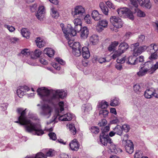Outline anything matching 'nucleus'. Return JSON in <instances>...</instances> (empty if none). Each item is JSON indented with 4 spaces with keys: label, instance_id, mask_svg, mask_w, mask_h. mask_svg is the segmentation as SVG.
<instances>
[{
    "label": "nucleus",
    "instance_id": "f257e3e1",
    "mask_svg": "<svg viewBox=\"0 0 158 158\" xmlns=\"http://www.w3.org/2000/svg\"><path fill=\"white\" fill-rule=\"evenodd\" d=\"M17 112L19 116L18 117V120L15 123H18L24 126L25 131L29 133H34V134L40 136L44 134L40 125L33 122L26 116L27 111V109L24 110L23 108H18Z\"/></svg>",
    "mask_w": 158,
    "mask_h": 158
},
{
    "label": "nucleus",
    "instance_id": "f03ea898",
    "mask_svg": "<svg viewBox=\"0 0 158 158\" xmlns=\"http://www.w3.org/2000/svg\"><path fill=\"white\" fill-rule=\"evenodd\" d=\"M37 92L41 99L52 105H56L60 102V98H62L67 95L66 91L63 90H50L43 87L38 88Z\"/></svg>",
    "mask_w": 158,
    "mask_h": 158
},
{
    "label": "nucleus",
    "instance_id": "7ed1b4c3",
    "mask_svg": "<svg viewBox=\"0 0 158 158\" xmlns=\"http://www.w3.org/2000/svg\"><path fill=\"white\" fill-rule=\"evenodd\" d=\"M68 106L66 103H64L63 101L60 102L59 103V108L56 110V114L59 116V119L60 120L62 121H68L71 120L73 115L70 113H67L66 114L62 115L60 113L64 110V108Z\"/></svg>",
    "mask_w": 158,
    "mask_h": 158
},
{
    "label": "nucleus",
    "instance_id": "20e7f679",
    "mask_svg": "<svg viewBox=\"0 0 158 158\" xmlns=\"http://www.w3.org/2000/svg\"><path fill=\"white\" fill-rule=\"evenodd\" d=\"M73 23L75 25V29L73 28L71 24H68L67 25V31H64L65 33L68 32L69 35L72 36L76 35L77 33L79 32L82 28L81 20H74Z\"/></svg>",
    "mask_w": 158,
    "mask_h": 158
},
{
    "label": "nucleus",
    "instance_id": "39448f33",
    "mask_svg": "<svg viewBox=\"0 0 158 158\" xmlns=\"http://www.w3.org/2000/svg\"><path fill=\"white\" fill-rule=\"evenodd\" d=\"M72 14L75 18V20L83 19L85 15V10L81 6H77L75 7L74 10L72 11Z\"/></svg>",
    "mask_w": 158,
    "mask_h": 158
},
{
    "label": "nucleus",
    "instance_id": "423d86ee",
    "mask_svg": "<svg viewBox=\"0 0 158 158\" xmlns=\"http://www.w3.org/2000/svg\"><path fill=\"white\" fill-rule=\"evenodd\" d=\"M139 46V43H136L131 45V48L133 52V55L134 56H136L144 52L146 50H147L148 46L143 45L138 47Z\"/></svg>",
    "mask_w": 158,
    "mask_h": 158
},
{
    "label": "nucleus",
    "instance_id": "0eeeda50",
    "mask_svg": "<svg viewBox=\"0 0 158 158\" xmlns=\"http://www.w3.org/2000/svg\"><path fill=\"white\" fill-rule=\"evenodd\" d=\"M123 140L122 141L123 144L125 146L126 152L130 154H132L134 151V145L133 142L127 139L128 138V135L126 134L124 135Z\"/></svg>",
    "mask_w": 158,
    "mask_h": 158
},
{
    "label": "nucleus",
    "instance_id": "6e6552de",
    "mask_svg": "<svg viewBox=\"0 0 158 158\" xmlns=\"http://www.w3.org/2000/svg\"><path fill=\"white\" fill-rule=\"evenodd\" d=\"M117 12L121 17H123L124 18H127L132 20L134 19V17L132 12L127 8L118 9Z\"/></svg>",
    "mask_w": 158,
    "mask_h": 158
},
{
    "label": "nucleus",
    "instance_id": "1a4fd4ad",
    "mask_svg": "<svg viewBox=\"0 0 158 158\" xmlns=\"http://www.w3.org/2000/svg\"><path fill=\"white\" fill-rule=\"evenodd\" d=\"M41 110L40 114L41 115L49 118L51 115L52 110V108L47 104L42 105L40 108Z\"/></svg>",
    "mask_w": 158,
    "mask_h": 158
},
{
    "label": "nucleus",
    "instance_id": "9d476101",
    "mask_svg": "<svg viewBox=\"0 0 158 158\" xmlns=\"http://www.w3.org/2000/svg\"><path fill=\"white\" fill-rule=\"evenodd\" d=\"M79 90L78 94L80 98L84 101H87L90 97V93L83 87L80 88Z\"/></svg>",
    "mask_w": 158,
    "mask_h": 158
},
{
    "label": "nucleus",
    "instance_id": "9b49d317",
    "mask_svg": "<svg viewBox=\"0 0 158 158\" xmlns=\"http://www.w3.org/2000/svg\"><path fill=\"white\" fill-rule=\"evenodd\" d=\"M99 141L102 145L107 146L110 142H111V139L108 135H100Z\"/></svg>",
    "mask_w": 158,
    "mask_h": 158
},
{
    "label": "nucleus",
    "instance_id": "f8f14e48",
    "mask_svg": "<svg viewBox=\"0 0 158 158\" xmlns=\"http://www.w3.org/2000/svg\"><path fill=\"white\" fill-rule=\"evenodd\" d=\"M144 96L145 98L147 99H150L153 96L158 98V95L155 92V91L152 89H147L144 92Z\"/></svg>",
    "mask_w": 158,
    "mask_h": 158
},
{
    "label": "nucleus",
    "instance_id": "ddd939ff",
    "mask_svg": "<svg viewBox=\"0 0 158 158\" xmlns=\"http://www.w3.org/2000/svg\"><path fill=\"white\" fill-rule=\"evenodd\" d=\"M114 27H110L111 30L115 32L118 31L117 28H120L122 27L123 22L122 20H110Z\"/></svg>",
    "mask_w": 158,
    "mask_h": 158
},
{
    "label": "nucleus",
    "instance_id": "4468645a",
    "mask_svg": "<svg viewBox=\"0 0 158 158\" xmlns=\"http://www.w3.org/2000/svg\"><path fill=\"white\" fill-rule=\"evenodd\" d=\"M45 13V7L43 6H40L35 14V16L39 20L44 18Z\"/></svg>",
    "mask_w": 158,
    "mask_h": 158
},
{
    "label": "nucleus",
    "instance_id": "2eb2a0df",
    "mask_svg": "<svg viewBox=\"0 0 158 158\" xmlns=\"http://www.w3.org/2000/svg\"><path fill=\"white\" fill-rule=\"evenodd\" d=\"M30 90L29 88L27 86H20L17 90V93L18 96L20 98H22L25 92Z\"/></svg>",
    "mask_w": 158,
    "mask_h": 158
},
{
    "label": "nucleus",
    "instance_id": "dca6fc26",
    "mask_svg": "<svg viewBox=\"0 0 158 158\" xmlns=\"http://www.w3.org/2000/svg\"><path fill=\"white\" fill-rule=\"evenodd\" d=\"M55 60L58 63H55L53 64L52 66L56 70H59L61 68L60 64L61 65H64L65 64V61L59 57L56 58Z\"/></svg>",
    "mask_w": 158,
    "mask_h": 158
},
{
    "label": "nucleus",
    "instance_id": "f3484780",
    "mask_svg": "<svg viewBox=\"0 0 158 158\" xmlns=\"http://www.w3.org/2000/svg\"><path fill=\"white\" fill-rule=\"evenodd\" d=\"M108 25V22L106 20H100L96 26V29L99 32H101L103 30V28L106 27Z\"/></svg>",
    "mask_w": 158,
    "mask_h": 158
},
{
    "label": "nucleus",
    "instance_id": "a211bd4d",
    "mask_svg": "<svg viewBox=\"0 0 158 158\" xmlns=\"http://www.w3.org/2000/svg\"><path fill=\"white\" fill-rule=\"evenodd\" d=\"M81 38L85 39L87 38L89 34V30L87 27H84L82 28L81 30L79 32Z\"/></svg>",
    "mask_w": 158,
    "mask_h": 158
},
{
    "label": "nucleus",
    "instance_id": "6ab92c4d",
    "mask_svg": "<svg viewBox=\"0 0 158 158\" xmlns=\"http://www.w3.org/2000/svg\"><path fill=\"white\" fill-rule=\"evenodd\" d=\"M107 146L109 148V149L112 152H114L116 154L119 151L122 152V150H121L119 148H118L116 145H115L112 141L110 142Z\"/></svg>",
    "mask_w": 158,
    "mask_h": 158
},
{
    "label": "nucleus",
    "instance_id": "aec40b11",
    "mask_svg": "<svg viewBox=\"0 0 158 158\" xmlns=\"http://www.w3.org/2000/svg\"><path fill=\"white\" fill-rule=\"evenodd\" d=\"M69 146L71 149L73 151H77L79 148V144L76 139L72 140L69 143Z\"/></svg>",
    "mask_w": 158,
    "mask_h": 158
},
{
    "label": "nucleus",
    "instance_id": "412c9836",
    "mask_svg": "<svg viewBox=\"0 0 158 158\" xmlns=\"http://www.w3.org/2000/svg\"><path fill=\"white\" fill-rule=\"evenodd\" d=\"M129 48V45L126 43H122L119 46L118 50L122 54L123 53Z\"/></svg>",
    "mask_w": 158,
    "mask_h": 158
},
{
    "label": "nucleus",
    "instance_id": "4be33fe9",
    "mask_svg": "<svg viewBox=\"0 0 158 158\" xmlns=\"http://www.w3.org/2000/svg\"><path fill=\"white\" fill-rule=\"evenodd\" d=\"M82 56L85 59H88L90 56L88 48L86 47H83L82 50Z\"/></svg>",
    "mask_w": 158,
    "mask_h": 158
},
{
    "label": "nucleus",
    "instance_id": "5701e85b",
    "mask_svg": "<svg viewBox=\"0 0 158 158\" xmlns=\"http://www.w3.org/2000/svg\"><path fill=\"white\" fill-rule=\"evenodd\" d=\"M36 45L39 48H41L44 46L46 43L44 40L40 37H38L35 40Z\"/></svg>",
    "mask_w": 158,
    "mask_h": 158
},
{
    "label": "nucleus",
    "instance_id": "b1692460",
    "mask_svg": "<svg viewBox=\"0 0 158 158\" xmlns=\"http://www.w3.org/2000/svg\"><path fill=\"white\" fill-rule=\"evenodd\" d=\"M152 63L149 61H147L143 65L141 66L144 68L148 72V73H150V71H151L152 66Z\"/></svg>",
    "mask_w": 158,
    "mask_h": 158
},
{
    "label": "nucleus",
    "instance_id": "393cba45",
    "mask_svg": "<svg viewBox=\"0 0 158 158\" xmlns=\"http://www.w3.org/2000/svg\"><path fill=\"white\" fill-rule=\"evenodd\" d=\"M43 52L44 54L51 57L54 56L55 51L51 48H46L44 50Z\"/></svg>",
    "mask_w": 158,
    "mask_h": 158
},
{
    "label": "nucleus",
    "instance_id": "a878e982",
    "mask_svg": "<svg viewBox=\"0 0 158 158\" xmlns=\"http://www.w3.org/2000/svg\"><path fill=\"white\" fill-rule=\"evenodd\" d=\"M82 109L85 114H88L92 110V106L90 104L88 103L82 106Z\"/></svg>",
    "mask_w": 158,
    "mask_h": 158
},
{
    "label": "nucleus",
    "instance_id": "bb28decb",
    "mask_svg": "<svg viewBox=\"0 0 158 158\" xmlns=\"http://www.w3.org/2000/svg\"><path fill=\"white\" fill-rule=\"evenodd\" d=\"M99 7L102 12L105 15H108L109 10L106 6H105L104 3L101 2L99 4Z\"/></svg>",
    "mask_w": 158,
    "mask_h": 158
},
{
    "label": "nucleus",
    "instance_id": "cd10ccee",
    "mask_svg": "<svg viewBox=\"0 0 158 158\" xmlns=\"http://www.w3.org/2000/svg\"><path fill=\"white\" fill-rule=\"evenodd\" d=\"M91 16L92 18L94 20H100L101 17H102V15H99L97 10H94L92 12Z\"/></svg>",
    "mask_w": 158,
    "mask_h": 158
},
{
    "label": "nucleus",
    "instance_id": "c85d7f7f",
    "mask_svg": "<svg viewBox=\"0 0 158 158\" xmlns=\"http://www.w3.org/2000/svg\"><path fill=\"white\" fill-rule=\"evenodd\" d=\"M21 32L22 36L27 39H28L30 37V32L26 28H22L21 31Z\"/></svg>",
    "mask_w": 158,
    "mask_h": 158
},
{
    "label": "nucleus",
    "instance_id": "c756f323",
    "mask_svg": "<svg viewBox=\"0 0 158 158\" xmlns=\"http://www.w3.org/2000/svg\"><path fill=\"white\" fill-rule=\"evenodd\" d=\"M108 106V103L107 102L102 101L101 102H98L97 107L98 108V109L100 110V109H105Z\"/></svg>",
    "mask_w": 158,
    "mask_h": 158
},
{
    "label": "nucleus",
    "instance_id": "7c9ffc66",
    "mask_svg": "<svg viewBox=\"0 0 158 158\" xmlns=\"http://www.w3.org/2000/svg\"><path fill=\"white\" fill-rule=\"evenodd\" d=\"M98 37L97 35H94L90 37V42L93 45L96 44L98 41Z\"/></svg>",
    "mask_w": 158,
    "mask_h": 158
},
{
    "label": "nucleus",
    "instance_id": "2f4dec72",
    "mask_svg": "<svg viewBox=\"0 0 158 158\" xmlns=\"http://www.w3.org/2000/svg\"><path fill=\"white\" fill-rule=\"evenodd\" d=\"M120 103L119 99L116 97L111 98L110 103V105L112 106H115L118 105Z\"/></svg>",
    "mask_w": 158,
    "mask_h": 158
},
{
    "label": "nucleus",
    "instance_id": "473e14b6",
    "mask_svg": "<svg viewBox=\"0 0 158 158\" xmlns=\"http://www.w3.org/2000/svg\"><path fill=\"white\" fill-rule=\"evenodd\" d=\"M148 73V71L141 66L139 71L137 73V74L139 77H142L145 76Z\"/></svg>",
    "mask_w": 158,
    "mask_h": 158
},
{
    "label": "nucleus",
    "instance_id": "72a5a7b5",
    "mask_svg": "<svg viewBox=\"0 0 158 158\" xmlns=\"http://www.w3.org/2000/svg\"><path fill=\"white\" fill-rule=\"evenodd\" d=\"M113 130L115 132L117 135H121L122 134L123 128L122 127L119 125H117L114 129Z\"/></svg>",
    "mask_w": 158,
    "mask_h": 158
},
{
    "label": "nucleus",
    "instance_id": "f704fd0d",
    "mask_svg": "<svg viewBox=\"0 0 158 158\" xmlns=\"http://www.w3.org/2000/svg\"><path fill=\"white\" fill-rule=\"evenodd\" d=\"M118 44V41H115L112 42L111 44L108 47V50L110 52L112 51Z\"/></svg>",
    "mask_w": 158,
    "mask_h": 158
},
{
    "label": "nucleus",
    "instance_id": "c9c22d12",
    "mask_svg": "<svg viewBox=\"0 0 158 158\" xmlns=\"http://www.w3.org/2000/svg\"><path fill=\"white\" fill-rule=\"evenodd\" d=\"M45 157V155L42 152L37 153L35 156H27L25 158H44Z\"/></svg>",
    "mask_w": 158,
    "mask_h": 158
},
{
    "label": "nucleus",
    "instance_id": "e433bc0d",
    "mask_svg": "<svg viewBox=\"0 0 158 158\" xmlns=\"http://www.w3.org/2000/svg\"><path fill=\"white\" fill-rule=\"evenodd\" d=\"M128 59V61L127 62V63L128 64L132 65H135L136 64L135 57L131 56H129Z\"/></svg>",
    "mask_w": 158,
    "mask_h": 158
},
{
    "label": "nucleus",
    "instance_id": "4c0bfd02",
    "mask_svg": "<svg viewBox=\"0 0 158 158\" xmlns=\"http://www.w3.org/2000/svg\"><path fill=\"white\" fill-rule=\"evenodd\" d=\"M69 128L71 133L73 135H75L76 133V130L74 124H70L69 125Z\"/></svg>",
    "mask_w": 158,
    "mask_h": 158
},
{
    "label": "nucleus",
    "instance_id": "58836bf2",
    "mask_svg": "<svg viewBox=\"0 0 158 158\" xmlns=\"http://www.w3.org/2000/svg\"><path fill=\"white\" fill-rule=\"evenodd\" d=\"M137 7L138 6L135 7L136 9H135V11L137 12V15L139 17H144L145 16L144 12L138 9Z\"/></svg>",
    "mask_w": 158,
    "mask_h": 158
},
{
    "label": "nucleus",
    "instance_id": "ea45409f",
    "mask_svg": "<svg viewBox=\"0 0 158 158\" xmlns=\"http://www.w3.org/2000/svg\"><path fill=\"white\" fill-rule=\"evenodd\" d=\"M51 10V14L52 17L54 19H57L59 15L57 12L54 8H52Z\"/></svg>",
    "mask_w": 158,
    "mask_h": 158
},
{
    "label": "nucleus",
    "instance_id": "a19ab883",
    "mask_svg": "<svg viewBox=\"0 0 158 158\" xmlns=\"http://www.w3.org/2000/svg\"><path fill=\"white\" fill-rule=\"evenodd\" d=\"M141 152L137 151L136 152L134 155V158H148L147 156H142Z\"/></svg>",
    "mask_w": 158,
    "mask_h": 158
},
{
    "label": "nucleus",
    "instance_id": "79ce46f5",
    "mask_svg": "<svg viewBox=\"0 0 158 158\" xmlns=\"http://www.w3.org/2000/svg\"><path fill=\"white\" fill-rule=\"evenodd\" d=\"M110 130V127L109 126H106L104 127L103 128H102V131L100 135H108L106 133L108 132Z\"/></svg>",
    "mask_w": 158,
    "mask_h": 158
},
{
    "label": "nucleus",
    "instance_id": "37998d69",
    "mask_svg": "<svg viewBox=\"0 0 158 158\" xmlns=\"http://www.w3.org/2000/svg\"><path fill=\"white\" fill-rule=\"evenodd\" d=\"M60 26L62 28V31H63L64 34L65 35V37L66 38L67 40H69V34L68 32H67L66 33H65L64 31V30L67 31V26L66 27V28H64V24H63V23L60 24Z\"/></svg>",
    "mask_w": 158,
    "mask_h": 158
},
{
    "label": "nucleus",
    "instance_id": "c03bdc74",
    "mask_svg": "<svg viewBox=\"0 0 158 158\" xmlns=\"http://www.w3.org/2000/svg\"><path fill=\"white\" fill-rule=\"evenodd\" d=\"M72 48L73 50H76L77 49H81V46L80 43L78 42H74L73 45H72Z\"/></svg>",
    "mask_w": 158,
    "mask_h": 158
},
{
    "label": "nucleus",
    "instance_id": "a18cd8bd",
    "mask_svg": "<svg viewBox=\"0 0 158 158\" xmlns=\"http://www.w3.org/2000/svg\"><path fill=\"white\" fill-rule=\"evenodd\" d=\"M151 54L149 56V58L151 60H153L156 59L158 56L157 52H154L153 53H148Z\"/></svg>",
    "mask_w": 158,
    "mask_h": 158
},
{
    "label": "nucleus",
    "instance_id": "49530a36",
    "mask_svg": "<svg viewBox=\"0 0 158 158\" xmlns=\"http://www.w3.org/2000/svg\"><path fill=\"white\" fill-rule=\"evenodd\" d=\"M109 111L106 110H101L99 112V114L101 116H103V117H106L108 115L109 113Z\"/></svg>",
    "mask_w": 158,
    "mask_h": 158
},
{
    "label": "nucleus",
    "instance_id": "de8ad7c7",
    "mask_svg": "<svg viewBox=\"0 0 158 158\" xmlns=\"http://www.w3.org/2000/svg\"><path fill=\"white\" fill-rule=\"evenodd\" d=\"M147 52L148 53H154V52H156L155 51H154L153 44H152L149 46H148Z\"/></svg>",
    "mask_w": 158,
    "mask_h": 158
},
{
    "label": "nucleus",
    "instance_id": "09e8293b",
    "mask_svg": "<svg viewBox=\"0 0 158 158\" xmlns=\"http://www.w3.org/2000/svg\"><path fill=\"white\" fill-rule=\"evenodd\" d=\"M73 53L76 56H79L81 54V49L73 50Z\"/></svg>",
    "mask_w": 158,
    "mask_h": 158
},
{
    "label": "nucleus",
    "instance_id": "8fccbe9b",
    "mask_svg": "<svg viewBox=\"0 0 158 158\" xmlns=\"http://www.w3.org/2000/svg\"><path fill=\"white\" fill-rule=\"evenodd\" d=\"M122 54L118 50L115 52L114 54L112 55V58L115 60L116 58L120 56Z\"/></svg>",
    "mask_w": 158,
    "mask_h": 158
},
{
    "label": "nucleus",
    "instance_id": "3c124183",
    "mask_svg": "<svg viewBox=\"0 0 158 158\" xmlns=\"http://www.w3.org/2000/svg\"><path fill=\"white\" fill-rule=\"evenodd\" d=\"M21 53L22 54L25 56H27L30 55V51L28 49H24L22 51Z\"/></svg>",
    "mask_w": 158,
    "mask_h": 158
},
{
    "label": "nucleus",
    "instance_id": "603ef678",
    "mask_svg": "<svg viewBox=\"0 0 158 158\" xmlns=\"http://www.w3.org/2000/svg\"><path fill=\"white\" fill-rule=\"evenodd\" d=\"M91 131L92 132L97 134L99 131V130L97 127H91Z\"/></svg>",
    "mask_w": 158,
    "mask_h": 158
},
{
    "label": "nucleus",
    "instance_id": "864d4df0",
    "mask_svg": "<svg viewBox=\"0 0 158 158\" xmlns=\"http://www.w3.org/2000/svg\"><path fill=\"white\" fill-rule=\"evenodd\" d=\"M158 68V62L153 65L152 66L151 71H150V73H152L156 69Z\"/></svg>",
    "mask_w": 158,
    "mask_h": 158
},
{
    "label": "nucleus",
    "instance_id": "5fc2aeb1",
    "mask_svg": "<svg viewBox=\"0 0 158 158\" xmlns=\"http://www.w3.org/2000/svg\"><path fill=\"white\" fill-rule=\"evenodd\" d=\"M5 27L7 28L10 32H12L15 30V28L13 26L6 24L4 25Z\"/></svg>",
    "mask_w": 158,
    "mask_h": 158
},
{
    "label": "nucleus",
    "instance_id": "6e6d98bb",
    "mask_svg": "<svg viewBox=\"0 0 158 158\" xmlns=\"http://www.w3.org/2000/svg\"><path fill=\"white\" fill-rule=\"evenodd\" d=\"M144 61V58L143 56H141L136 58V64L138 63L139 62H142Z\"/></svg>",
    "mask_w": 158,
    "mask_h": 158
},
{
    "label": "nucleus",
    "instance_id": "4d7b16f0",
    "mask_svg": "<svg viewBox=\"0 0 158 158\" xmlns=\"http://www.w3.org/2000/svg\"><path fill=\"white\" fill-rule=\"evenodd\" d=\"M122 127L123 128V130L126 132H128L130 129L129 126L127 124L123 125Z\"/></svg>",
    "mask_w": 158,
    "mask_h": 158
},
{
    "label": "nucleus",
    "instance_id": "13d9d810",
    "mask_svg": "<svg viewBox=\"0 0 158 158\" xmlns=\"http://www.w3.org/2000/svg\"><path fill=\"white\" fill-rule=\"evenodd\" d=\"M133 88L134 91L137 93H139L140 91V87L138 85H135L134 86Z\"/></svg>",
    "mask_w": 158,
    "mask_h": 158
},
{
    "label": "nucleus",
    "instance_id": "bf43d9fd",
    "mask_svg": "<svg viewBox=\"0 0 158 158\" xmlns=\"http://www.w3.org/2000/svg\"><path fill=\"white\" fill-rule=\"evenodd\" d=\"M48 135L50 138L54 140H55L56 139V135L54 132L50 133L48 134Z\"/></svg>",
    "mask_w": 158,
    "mask_h": 158
},
{
    "label": "nucleus",
    "instance_id": "052dcab7",
    "mask_svg": "<svg viewBox=\"0 0 158 158\" xmlns=\"http://www.w3.org/2000/svg\"><path fill=\"white\" fill-rule=\"evenodd\" d=\"M106 123L107 121L106 119H103L98 123V125L100 127H102L106 125Z\"/></svg>",
    "mask_w": 158,
    "mask_h": 158
},
{
    "label": "nucleus",
    "instance_id": "680f3d73",
    "mask_svg": "<svg viewBox=\"0 0 158 158\" xmlns=\"http://www.w3.org/2000/svg\"><path fill=\"white\" fill-rule=\"evenodd\" d=\"M106 4L110 8H112L114 9V7L112 3L110 2V1H108L106 2Z\"/></svg>",
    "mask_w": 158,
    "mask_h": 158
},
{
    "label": "nucleus",
    "instance_id": "e2e57ef3",
    "mask_svg": "<svg viewBox=\"0 0 158 158\" xmlns=\"http://www.w3.org/2000/svg\"><path fill=\"white\" fill-rule=\"evenodd\" d=\"M34 54L35 56L39 57L41 54V52L40 51L39 49H36L34 52Z\"/></svg>",
    "mask_w": 158,
    "mask_h": 158
},
{
    "label": "nucleus",
    "instance_id": "0e129e2a",
    "mask_svg": "<svg viewBox=\"0 0 158 158\" xmlns=\"http://www.w3.org/2000/svg\"><path fill=\"white\" fill-rule=\"evenodd\" d=\"M115 68L118 70H121L123 69V66L121 64L118 63L116 64Z\"/></svg>",
    "mask_w": 158,
    "mask_h": 158
},
{
    "label": "nucleus",
    "instance_id": "69168bd1",
    "mask_svg": "<svg viewBox=\"0 0 158 158\" xmlns=\"http://www.w3.org/2000/svg\"><path fill=\"white\" fill-rule=\"evenodd\" d=\"M37 7V4L36 3H35L33 5H32L30 6V9L31 10L32 12H34Z\"/></svg>",
    "mask_w": 158,
    "mask_h": 158
},
{
    "label": "nucleus",
    "instance_id": "338daca9",
    "mask_svg": "<svg viewBox=\"0 0 158 158\" xmlns=\"http://www.w3.org/2000/svg\"><path fill=\"white\" fill-rule=\"evenodd\" d=\"M126 59V56L123 57V58H122L120 59H117V62L118 63H120V64H123L125 62V60Z\"/></svg>",
    "mask_w": 158,
    "mask_h": 158
},
{
    "label": "nucleus",
    "instance_id": "774afa93",
    "mask_svg": "<svg viewBox=\"0 0 158 158\" xmlns=\"http://www.w3.org/2000/svg\"><path fill=\"white\" fill-rule=\"evenodd\" d=\"M98 62L100 64H102L106 62H108L106 60V58L104 57H101L98 60Z\"/></svg>",
    "mask_w": 158,
    "mask_h": 158
}]
</instances>
